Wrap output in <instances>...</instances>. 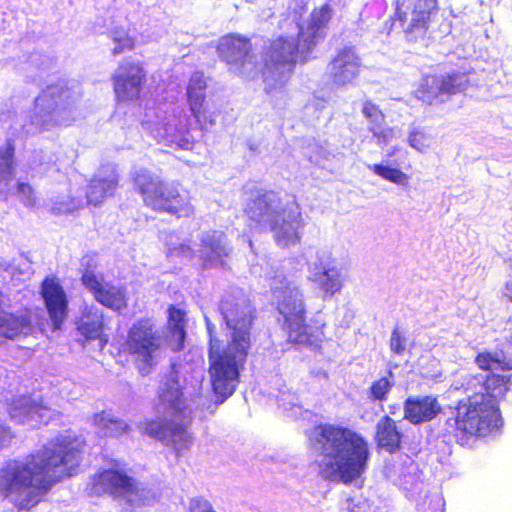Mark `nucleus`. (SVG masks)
I'll return each mask as SVG.
<instances>
[{"instance_id": "obj_1", "label": "nucleus", "mask_w": 512, "mask_h": 512, "mask_svg": "<svg viewBox=\"0 0 512 512\" xmlns=\"http://www.w3.org/2000/svg\"><path fill=\"white\" fill-rule=\"evenodd\" d=\"M86 441L78 436H59L23 460L9 459L0 467V499L18 512L31 511L52 488L71 477L82 462Z\"/></svg>"}, {"instance_id": "obj_2", "label": "nucleus", "mask_w": 512, "mask_h": 512, "mask_svg": "<svg viewBox=\"0 0 512 512\" xmlns=\"http://www.w3.org/2000/svg\"><path fill=\"white\" fill-rule=\"evenodd\" d=\"M219 311L232 332L226 343L210 335L208 372L217 403H222L235 392L245 369L252 347L253 316L250 301L242 293L224 295L219 302Z\"/></svg>"}, {"instance_id": "obj_3", "label": "nucleus", "mask_w": 512, "mask_h": 512, "mask_svg": "<svg viewBox=\"0 0 512 512\" xmlns=\"http://www.w3.org/2000/svg\"><path fill=\"white\" fill-rule=\"evenodd\" d=\"M310 444L317 451L318 467L326 479L338 478L344 484L359 479L371 457L367 439L355 430L330 423L314 426Z\"/></svg>"}, {"instance_id": "obj_4", "label": "nucleus", "mask_w": 512, "mask_h": 512, "mask_svg": "<svg viewBox=\"0 0 512 512\" xmlns=\"http://www.w3.org/2000/svg\"><path fill=\"white\" fill-rule=\"evenodd\" d=\"M244 214L251 225L268 227L279 246L288 247L301 239L304 219L295 197L284 203L274 190H264L246 203Z\"/></svg>"}, {"instance_id": "obj_5", "label": "nucleus", "mask_w": 512, "mask_h": 512, "mask_svg": "<svg viewBox=\"0 0 512 512\" xmlns=\"http://www.w3.org/2000/svg\"><path fill=\"white\" fill-rule=\"evenodd\" d=\"M130 181L143 205L151 211L166 213L177 219L194 217L192 197L180 184L168 183L144 167L132 171Z\"/></svg>"}, {"instance_id": "obj_6", "label": "nucleus", "mask_w": 512, "mask_h": 512, "mask_svg": "<svg viewBox=\"0 0 512 512\" xmlns=\"http://www.w3.org/2000/svg\"><path fill=\"white\" fill-rule=\"evenodd\" d=\"M453 421V436L461 446H470L473 441L484 438L502 426L499 406L493 405L482 394L469 393L460 399L455 408L454 416L447 420Z\"/></svg>"}, {"instance_id": "obj_7", "label": "nucleus", "mask_w": 512, "mask_h": 512, "mask_svg": "<svg viewBox=\"0 0 512 512\" xmlns=\"http://www.w3.org/2000/svg\"><path fill=\"white\" fill-rule=\"evenodd\" d=\"M277 295L276 309L283 318L282 328L290 343L314 346L324 338L325 322L314 320L312 325L306 323V304L303 291L284 281L281 288L275 290Z\"/></svg>"}, {"instance_id": "obj_8", "label": "nucleus", "mask_w": 512, "mask_h": 512, "mask_svg": "<svg viewBox=\"0 0 512 512\" xmlns=\"http://www.w3.org/2000/svg\"><path fill=\"white\" fill-rule=\"evenodd\" d=\"M163 346L159 327L151 318L144 317L128 328L120 351L131 357L137 372L146 377L156 368Z\"/></svg>"}, {"instance_id": "obj_9", "label": "nucleus", "mask_w": 512, "mask_h": 512, "mask_svg": "<svg viewBox=\"0 0 512 512\" xmlns=\"http://www.w3.org/2000/svg\"><path fill=\"white\" fill-rule=\"evenodd\" d=\"M405 1L394 2L391 21L400 25L403 38L408 44L427 46L437 30L439 0H414L409 13L404 9Z\"/></svg>"}, {"instance_id": "obj_10", "label": "nucleus", "mask_w": 512, "mask_h": 512, "mask_svg": "<svg viewBox=\"0 0 512 512\" xmlns=\"http://www.w3.org/2000/svg\"><path fill=\"white\" fill-rule=\"evenodd\" d=\"M298 43L289 36L272 39L263 53L261 73L264 82H271L266 91L283 87L290 80L297 65Z\"/></svg>"}, {"instance_id": "obj_11", "label": "nucleus", "mask_w": 512, "mask_h": 512, "mask_svg": "<svg viewBox=\"0 0 512 512\" xmlns=\"http://www.w3.org/2000/svg\"><path fill=\"white\" fill-rule=\"evenodd\" d=\"M88 493L91 496H110L113 499H125L132 503L140 495L137 480L125 470L119 468L102 469L90 477Z\"/></svg>"}, {"instance_id": "obj_12", "label": "nucleus", "mask_w": 512, "mask_h": 512, "mask_svg": "<svg viewBox=\"0 0 512 512\" xmlns=\"http://www.w3.org/2000/svg\"><path fill=\"white\" fill-rule=\"evenodd\" d=\"M471 86L469 74L451 71L443 75H426L415 91L418 100L433 105L444 103L451 96L464 93Z\"/></svg>"}, {"instance_id": "obj_13", "label": "nucleus", "mask_w": 512, "mask_h": 512, "mask_svg": "<svg viewBox=\"0 0 512 512\" xmlns=\"http://www.w3.org/2000/svg\"><path fill=\"white\" fill-rule=\"evenodd\" d=\"M82 265L81 284L91 293L95 301L113 311H121L127 307L128 297L124 286L104 283L103 277L95 273L97 263L90 256L83 258Z\"/></svg>"}, {"instance_id": "obj_14", "label": "nucleus", "mask_w": 512, "mask_h": 512, "mask_svg": "<svg viewBox=\"0 0 512 512\" xmlns=\"http://www.w3.org/2000/svg\"><path fill=\"white\" fill-rule=\"evenodd\" d=\"M38 294L47 313L50 330L60 331L70 312L69 296L61 279L53 274L45 276L39 284Z\"/></svg>"}, {"instance_id": "obj_15", "label": "nucleus", "mask_w": 512, "mask_h": 512, "mask_svg": "<svg viewBox=\"0 0 512 512\" xmlns=\"http://www.w3.org/2000/svg\"><path fill=\"white\" fill-rule=\"evenodd\" d=\"M189 423L174 420L151 419L145 423V433L169 445L177 459L183 452L189 450L193 443V437L188 429Z\"/></svg>"}, {"instance_id": "obj_16", "label": "nucleus", "mask_w": 512, "mask_h": 512, "mask_svg": "<svg viewBox=\"0 0 512 512\" xmlns=\"http://www.w3.org/2000/svg\"><path fill=\"white\" fill-rule=\"evenodd\" d=\"M113 90L120 102L138 100L146 83V73L140 62L123 61L119 64L118 72L112 77Z\"/></svg>"}, {"instance_id": "obj_17", "label": "nucleus", "mask_w": 512, "mask_h": 512, "mask_svg": "<svg viewBox=\"0 0 512 512\" xmlns=\"http://www.w3.org/2000/svg\"><path fill=\"white\" fill-rule=\"evenodd\" d=\"M207 88L208 85L203 72L192 74L186 86V100L189 110L201 130L215 124L214 115L210 111L206 100Z\"/></svg>"}, {"instance_id": "obj_18", "label": "nucleus", "mask_w": 512, "mask_h": 512, "mask_svg": "<svg viewBox=\"0 0 512 512\" xmlns=\"http://www.w3.org/2000/svg\"><path fill=\"white\" fill-rule=\"evenodd\" d=\"M362 61L353 47L340 49L329 63V78L338 87L353 82L359 75Z\"/></svg>"}, {"instance_id": "obj_19", "label": "nucleus", "mask_w": 512, "mask_h": 512, "mask_svg": "<svg viewBox=\"0 0 512 512\" xmlns=\"http://www.w3.org/2000/svg\"><path fill=\"white\" fill-rule=\"evenodd\" d=\"M219 58L228 65L242 69L252 52L251 39L236 33L222 36L216 46Z\"/></svg>"}, {"instance_id": "obj_20", "label": "nucleus", "mask_w": 512, "mask_h": 512, "mask_svg": "<svg viewBox=\"0 0 512 512\" xmlns=\"http://www.w3.org/2000/svg\"><path fill=\"white\" fill-rule=\"evenodd\" d=\"M120 183V175L115 168H108L94 175L86 187L85 197L88 205L100 206L113 197Z\"/></svg>"}, {"instance_id": "obj_21", "label": "nucleus", "mask_w": 512, "mask_h": 512, "mask_svg": "<svg viewBox=\"0 0 512 512\" xmlns=\"http://www.w3.org/2000/svg\"><path fill=\"white\" fill-rule=\"evenodd\" d=\"M442 411L435 396L409 397L404 402V418L412 424L431 421Z\"/></svg>"}, {"instance_id": "obj_22", "label": "nucleus", "mask_w": 512, "mask_h": 512, "mask_svg": "<svg viewBox=\"0 0 512 512\" xmlns=\"http://www.w3.org/2000/svg\"><path fill=\"white\" fill-rule=\"evenodd\" d=\"M403 432L397 422L388 415L382 416L375 427L374 441L378 450L394 454L401 450Z\"/></svg>"}, {"instance_id": "obj_23", "label": "nucleus", "mask_w": 512, "mask_h": 512, "mask_svg": "<svg viewBox=\"0 0 512 512\" xmlns=\"http://www.w3.org/2000/svg\"><path fill=\"white\" fill-rule=\"evenodd\" d=\"M32 330V310L25 308L16 314L8 311L0 312V339L13 340L27 335Z\"/></svg>"}, {"instance_id": "obj_24", "label": "nucleus", "mask_w": 512, "mask_h": 512, "mask_svg": "<svg viewBox=\"0 0 512 512\" xmlns=\"http://www.w3.org/2000/svg\"><path fill=\"white\" fill-rule=\"evenodd\" d=\"M510 378L504 375L490 373L482 380L479 376H472L468 382L470 387L480 386L479 391H472V394H482L493 404L499 406V401L503 399L509 390Z\"/></svg>"}, {"instance_id": "obj_25", "label": "nucleus", "mask_w": 512, "mask_h": 512, "mask_svg": "<svg viewBox=\"0 0 512 512\" xmlns=\"http://www.w3.org/2000/svg\"><path fill=\"white\" fill-rule=\"evenodd\" d=\"M333 10L330 4L324 3L312 10L308 22L309 35L305 40V48L312 51L326 37L325 30L332 19Z\"/></svg>"}, {"instance_id": "obj_26", "label": "nucleus", "mask_w": 512, "mask_h": 512, "mask_svg": "<svg viewBox=\"0 0 512 512\" xmlns=\"http://www.w3.org/2000/svg\"><path fill=\"white\" fill-rule=\"evenodd\" d=\"M309 279L317 284L323 293L324 299L340 292L343 287V278L340 270L336 267H327L323 263L314 264Z\"/></svg>"}, {"instance_id": "obj_27", "label": "nucleus", "mask_w": 512, "mask_h": 512, "mask_svg": "<svg viewBox=\"0 0 512 512\" xmlns=\"http://www.w3.org/2000/svg\"><path fill=\"white\" fill-rule=\"evenodd\" d=\"M184 388L185 386L180 384L177 372L172 370L159 390V401L173 409L176 413L183 414L186 409V402L183 394Z\"/></svg>"}, {"instance_id": "obj_28", "label": "nucleus", "mask_w": 512, "mask_h": 512, "mask_svg": "<svg viewBox=\"0 0 512 512\" xmlns=\"http://www.w3.org/2000/svg\"><path fill=\"white\" fill-rule=\"evenodd\" d=\"M77 330L88 341L99 339L102 342V346L108 342L107 336L104 334V316L97 310L83 312L79 319Z\"/></svg>"}, {"instance_id": "obj_29", "label": "nucleus", "mask_w": 512, "mask_h": 512, "mask_svg": "<svg viewBox=\"0 0 512 512\" xmlns=\"http://www.w3.org/2000/svg\"><path fill=\"white\" fill-rule=\"evenodd\" d=\"M361 112L369 123V131L373 136L377 139L385 138V114L381 108L371 99H366L362 103Z\"/></svg>"}, {"instance_id": "obj_30", "label": "nucleus", "mask_w": 512, "mask_h": 512, "mask_svg": "<svg viewBox=\"0 0 512 512\" xmlns=\"http://www.w3.org/2000/svg\"><path fill=\"white\" fill-rule=\"evenodd\" d=\"M16 147L12 139L5 142L3 148L0 149V183L9 182L14 178Z\"/></svg>"}, {"instance_id": "obj_31", "label": "nucleus", "mask_w": 512, "mask_h": 512, "mask_svg": "<svg viewBox=\"0 0 512 512\" xmlns=\"http://www.w3.org/2000/svg\"><path fill=\"white\" fill-rule=\"evenodd\" d=\"M395 385V378L392 371H387V374L373 381L367 390V395L370 401L384 402L388 399L390 392Z\"/></svg>"}, {"instance_id": "obj_32", "label": "nucleus", "mask_w": 512, "mask_h": 512, "mask_svg": "<svg viewBox=\"0 0 512 512\" xmlns=\"http://www.w3.org/2000/svg\"><path fill=\"white\" fill-rule=\"evenodd\" d=\"M94 424L106 437H118L128 431V426L122 420L111 418L105 412L94 415Z\"/></svg>"}, {"instance_id": "obj_33", "label": "nucleus", "mask_w": 512, "mask_h": 512, "mask_svg": "<svg viewBox=\"0 0 512 512\" xmlns=\"http://www.w3.org/2000/svg\"><path fill=\"white\" fill-rule=\"evenodd\" d=\"M111 40L115 44L112 49V55L133 51L136 47V39L130 35L129 31L123 28H116L111 32Z\"/></svg>"}, {"instance_id": "obj_34", "label": "nucleus", "mask_w": 512, "mask_h": 512, "mask_svg": "<svg viewBox=\"0 0 512 512\" xmlns=\"http://www.w3.org/2000/svg\"><path fill=\"white\" fill-rule=\"evenodd\" d=\"M29 395H18L7 403V413L10 418L18 423L29 420Z\"/></svg>"}, {"instance_id": "obj_35", "label": "nucleus", "mask_w": 512, "mask_h": 512, "mask_svg": "<svg viewBox=\"0 0 512 512\" xmlns=\"http://www.w3.org/2000/svg\"><path fill=\"white\" fill-rule=\"evenodd\" d=\"M369 169L377 176L389 182L404 185L408 182V176L406 173L397 168H392L382 164H373L369 166Z\"/></svg>"}, {"instance_id": "obj_36", "label": "nucleus", "mask_w": 512, "mask_h": 512, "mask_svg": "<svg viewBox=\"0 0 512 512\" xmlns=\"http://www.w3.org/2000/svg\"><path fill=\"white\" fill-rule=\"evenodd\" d=\"M474 363L482 371H502V361L497 351L494 354L489 351L479 352L474 358Z\"/></svg>"}, {"instance_id": "obj_37", "label": "nucleus", "mask_w": 512, "mask_h": 512, "mask_svg": "<svg viewBox=\"0 0 512 512\" xmlns=\"http://www.w3.org/2000/svg\"><path fill=\"white\" fill-rule=\"evenodd\" d=\"M186 328L167 327V342L170 350L174 353L180 352L185 347Z\"/></svg>"}, {"instance_id": "obj_38", "label": "nucleus", "mask_w": 512, "mask_h": 512, "mask_svg": "<svg viewBox=\"0 0 512 512\" xmlns=\"http://www.w3.org/2000/svg\"><path fill=\"white\" fill-rule=\"evenodd\" d=\"M496 351L502 361V371L512 370V333L498 342Z\"/></svg>"}, {"instance_id": "obj_39", "label": "nucleus", "mask_w": 512, "mask_h": 512, "mask_svg": "<svg viewBox=\"0 0 512 512\" xmlns=\"http://www.w3.org/2000/svg\"><path fill=\"white\" fill-rule=\"evenodd\" d=\"M186 312L171 304L167 308V327L186 328Z\"/></svg>"}, {"instance_id": "obj_40", "label": "nucleus", "mask_w": 512, "mask_h": 512, "mask_svg": "<svg viewBox=\"0 0 512 512\" xmlns=\"http://www.w3.org/2000/svg\"><path fill=\"white\" fill-rule=\"evenodd\" d=\"M29 420L34 419H42L46 412L50 410V408L40 399L35 400L31 396H29Z\"/></svg>"}, {"instance_id": "obj_41", "label": "nucleus", "mask_w": 512, "mask_h": 512, "mask_svg": "<svg viewBox=\"0 0 512 512\" xmlns=\"http://www.w3.org/2000/svg\"><path fill=\"white\" fill-rule=\"evenodd\" d=\"M389 346L394 354L402 355L405 352L406 338L398 328L392 330Z\"/></svg>"}, {"instance_id": "obj_42", "label": "nucleus", "mask_w": 512, "mask_h": 512, "mask_svg": "<svg viewBox=\"0 0 512 512\" xmlns=\"http://www.w3.org/2000/svg\"><path fill=\"white\" fill-rule=\"evenodd\" d=\"M16 189L22 196V201L25 205L32 206L35 204L34 190L29 183H18Z\"/></svg>"}, {"instance_id": "obj_43", "label": "nucleus", "mask_w": 512, "mask_h": 512, "mask_svg": "<svg viewBox=\"0 0 512 512\" xmlns=\"http://www.w3.org/2000/svg\"><path fill=\"white\" fill-rule=\"evenodd\" d=\"M189 512H216L209 501L203 498H194L190 501Z\"/></svg>"}, {"instance_id": "obj_44", "label": "nucleus", "mask_w": 512, "mask_h": 512, "mask_svg": "<svg viewBox=\"0 0 512 512\" xmlns=\"http://www.w3.org/2000/svg\"><path fill=\"white\" fill-rule=\"evenodd\" d=\"M14 438L11 428L3 421H0V450L6 448Z\"/></svg>"}, {"instance_id": "obj_45", "label": "nucleus", "mask_w": 512, "mask_h": 512, "mask_svg": "<svg viewBox=\"0 0 512 512\" xmlns=\"http://www.w3.org/2000/svg\"><path fill=\"white\" fill-rule=\"evenodd\" d=\"M426 140V135L420 131H414L409 136L410 145L418 151H422L428 146Z\"/></svg>"}, {"instance_id": "obj_46", "label": "nucleus", "mask_w": 512, "mask_h": 512, "mask_svg": "<svg viewBox=\"0 0 512 512\" xmlns=\"http://www.w3.org/2000/svg\"><path fill=\"white\" fill-rule=\"evenodd\" d=\"M67 92V89L64 87H58L56 85H49L43 92V95L54 99L56 97L60 98Z\"/></svg>"}, {"instance_id": "obj_47", "label": "nucleus", "mask_w": 512, "mask_h": 512, "mask_svg": "<svg viewBox=\"0 0 512 512\" xmlns=\"http://www.w3.org/2000/svg\"><path fill=\"white\" fill-rule=\"evenodd\" d=\"M347 510L349 512H365V505L363 501L356 500L353 497L347 498Z\"/></svg>"}, {"instance_id": "obj_48", "label": "nucleus", "mask_w": 512, "mask_h": 512, "mask_svg": "<svg viewBox=\"0 0 512 512\" xmlns=\"http://www.w3.org/2000/svg\"><path fill=\"white\" fill-rule=\"evenodd\" d=\"M501 295L506 301L512 303V278L504 283Z\"/></svg>"}, {"instance_id": "obj_49", "label": "nucleus", "mask_w": 512, "mask_h": 512, "mask_svg": "<svg viewBox=\"0 0 512 512\" xmlns=\"http://www.w3.org/2000/svg\"><path fill=\"white\" fill-rule=\"evenodd\" d=\"M52 122L53 125H59L60 122L57 120V119H51V121H44L42 124H41V130L44 131V130H48L49 127H50V123Z\"/></svg>"}, {"instance_id": "obj_50", "label": "nucleus", "mask_w": 512, "mask_h": 512, "mask_svg": "<svg viewBox=\"0 0 512 512\" xmlns=\"http://www.w3.org/2000/svg\"><path fill=\"white\" fill-rule=\"evenodd\" d=\"M216 249H218L220 252H218V255H224V256H227L228 253L225 251V248L223 246H221L219 243H217L215 245Z\"/></svg>"}]
</instances>
